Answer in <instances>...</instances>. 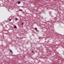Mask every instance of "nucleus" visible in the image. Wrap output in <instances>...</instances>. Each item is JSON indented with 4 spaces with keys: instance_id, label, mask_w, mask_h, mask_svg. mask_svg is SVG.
I'll return each mask as SVG.
<instances>
[{
    "instance_id": "f257e3e1",
    "label": "nucleus",
    "mask_w": 64,
    "mask_h": 64,
    "mask_svg": "<svg viewBox=\"0 0 64 64\" xmlns=\"http://www.w3.org/2000/svg\"><path fill=\"white\" fill-rule=\"evenodd\" d=\"M35 29L36 30V31H37L38 32H39V30H37V28H35Z\"/></svg>"
},
{
    "instance_id": "f03ea898",
    "label": "nucleus",
    "mask_w": 64,
    "mask_h": 64,
    "mask_svg": "<svg viewBox=\"0 0 64 64\" xmlns=\"http://www.w3.org/2000/svg\"><path fill=\"white\" fill-rule=\"evenodd\" d=\"M21 3V2H20V1H19L18 2V4H20Z\"/></svg>"
},
{
    "instance_id": "7ed1b4c3",
    "label": "nucleus",
    "mask_w": 64,
    "mask_h": 64,
    "mask_svg": "<svg viewBox=\"0 0 64 64\" xmlns=\"http://www.w3.org/2000/svg\"><path fill=\"white\" fill-rule=\"evenodd\" d=\"M14 28L15 29H16V28H17V26H14Z\"/></svg>"
},
{
    "instance_id": "20e7f679",
    "label": "nucleus",
    "mask_w": 64,
    "mask_h": 64,
    "mask_svg": "<svg viewBox=\"0 0 64 64\" xmlns=\"http://www.w3.org/2000/svg\"><path fill=\"white\" fill-rule=\"evenodd\" d=\"M10 51L12 53H13V52H12V50H10Z\"/></svg>"
},
{
    "instance_id": "39448f33",
    "label": "nucleus",
    "mask_w": 64,
    "mask_h": 64,
    "mask_svg": "<svg viewBox=\"0 0 64 64\" xmlns=\"http://www.w3.org/2000/svg\"><path fill=\"white\" fill-rule=\"evenodd\" d=\"M32 53H34V54H35V52H34V51L33 50H32Z\"/></svg>"
},
{
    "instance_id": "423d86ee",
    "label": "nucleus",
    "mask_w": 64,
    "mask_h": 64,
    "mask_svg": "<svg viewBox=\"0 0 64 64\" xmlns=\"http://www.w3.org/2000/svg\"><path fill=\"white\" fill-rule=\"evenodd\" d=\"M19 11H21V12H22V9H21L19 10Z\"/></svg>"
},
{
    "instance_id": "0eeeda50",
    "label": "nucleus",
    "mask_w": 64,
    "mask_h": 64,
    "mask_svg": "<svg viewBox=\"0 0 64 64\" xmlns=\"http://www.w3.org/2000/svg\"><path fill=\"white\" fill-rule=\"evenodd\" d=\"M15 20H17V18H16L15 19Z\"/></svg>"
},
{
    "instance_id": "6e6552de",
    "label": "nucleus",
    "mask_w": 64,
    "mask_h": 64,
    "mask_svg": "<svg viewBox=\"0 0 64 64\" xmlns=\"http://www.w3.org/2000/svg\"><path fill=\"white\" fill-rule=\"evenodd\" d=\"M23 24H24V23H23V22H22V25H23Z\"/></svg>"
},
{
    "instance_id": "1a4fd4ad",
    "label": "nucleus",
    "mask_w": 64,
    "mask_h": 64,
    "mask_svg": "<svg viewBox=\"0 0 64 64\" xmlns=\"http://www.w3.org/2000/svg\"><path fill=\"white\" fill-rule=\"evenodd\" d=\"M11 20V19H10L9 20V21H10Z\"/></svg>"
},
{
    "instance_id": "9d476101",
    "label": "nucleus",
    "mask_w": 64,
    "mask_h": 64,
    "mask_svg": "<svg viewBox=\"0 0 64 64\" xmlns=\"http://www.w3.org/2000/svg\"><path fill=\"white\" fill-rule=\"evenodd\" d=\"M49 14H50V15H50V14H51V12H50V13L49 12Z\"/></svg>"
},
{
    "instance_id": "9b49d317",
    "label": "nucleus",
    "mask_w": 64,
    "mask_h": 64,
    "mask_svg": "<svg viewBox=\"0 0 64 64\" xmlns=\"http://www.w3.org/2000/svg\"><path fill=\"white\" fill-rule=\"evenodd\" d=\"M9 12H10V10H8Z\"/></svg>"
}]
</instances>
